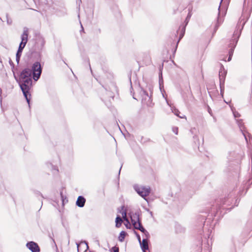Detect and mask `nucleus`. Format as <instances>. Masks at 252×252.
<instances>
[{"instance_id":"f8f14e48","label":"nucleus","mask_w":252,"mask_h":252,"mask_svg":"<svg viewBox=\"0 0 252 252\" xmlns=\"http://www.w3.org/2000/svg\"><path fill=\"white\" fill-rule=\"evenodd\" d=\"M123 222V220L122 218L120 216H117L116 219V226L117 227H119L122 224Z\"/></svg>"},{"instance_id":"473e14b6","label":"nucleus","mask_w":252,"mask_h":252,"mask_svg":"<svg viewBox=\"0 0 252 252\" xmlns=\"http://www.w3.org/2000/svg\"><path fill=\"white\" fill-rule=\"evenodd\" d=\"M76 245L77 246V248L78 249V247H79V244L78 243H76Z\"/></svg>"},{"instance_id":"a878e982","label":"nucleus","mask_w":252,"mask_h":252,"mask_svg":"<svg viewBox=\"0 0 252 252\" xmlns=\"http://www.w3.org/2000/svg\"><path fill=\"white\" fill-rule=\"evenodd\" d=\"M7 23L8 25H10L12 23V21L11 20H9L7 19Z\"/></svg>"},{"instance_id":"9b49d317","label":"nucleus","mask_w":252,"mask_h":252,"mask_svg":"<svg viewBox=\"0 0 252 252\" xmlns=\"http://www.w3.org/2000/svg\"><path fill=\"white\" fill-rule=\"evenodd\" d=\"M131 220L132 224L134 222V221H139L140 220L138 214L135 213V214L131 216Z\"/></svg>"},{"instance_id":"ddd939ff","label":"nucleus","mask_w":252,"mask_h":252,"mask_svg":"<svg viewBox=\"0 0 252 252\" xmlns=\"http://www.w3.org/2000/svg\"><path fill=\"white\" fill-rule=\"evenodd\" d=\"M126 232L124 231H122L120 232V235L119 236V240L120 241V242H123L124 239H125V238L126 236Z\"/></svg>"},{"instance_id":"39448f33","label":"nucleus","mask_w":252,"mask_h":252,"mask_svg":"<svg viewBox=\"0 0 252 252\" xmlns=\"http://www.w3.org/2000/svg\"><path fill=\"white\" fill-rule=\"evenodd\" d=\"M26 246L30 251H32V252H40V249L38 245L33 241H31L27 243Z\"/></svg>"},{"instance_id":"f704fd0d","label":"nucleus","mask_w":252,"mask_h":252,"mask_svg":"<svg viewBox=\"0 0 252 252\" xmlns=\"http://www.w3.org/2000/svg\"><path fill=\"white\" fill-rule=\"evenodd\" d=\"M146 250H144V251H143V252H146Z\"/></svg>"},{"instance_id":"5701e85b","label":"nucleus","mask_w":252,"mask_h":252,"mask_svg":"<svg viewBox=\"0 0 252 252\" xmlns=\"http://www.w3.org/2000/svg\"><path fill=\"white\" fill-rule=\"evenodd\" d=\"M172 131L175 134H178V128L177 127H173L172 128Z\"/></svg>"},{"instance_id":"412c9836","label":"nucleus","mask_w":252,"mask_h":252,"mask_svg":"<svg viewBox=\"0 0 252 252\" xmlns=\"http://www.w3.org/2000/svg\"><path fill=\"white\" fill-rule=\"evenodd\" d=\"M49 166V167H51L52 168V170H53V171H54V173L58 171V169H57L56 167L55 166H53L52 164H49L48 165Z\"/></svg>"},{"instance_id":"aec40b11","label":"nucleus","mask_w":252,"mask_h":252,"mask_svg":"<svg viewBox=\"0 0 252 252\" xmlns=\"http://www.w3.org/2000/svg\"><path fill=\"white\" fill-rule=\"evenodd\" d=\"M231 110L232 111L233 116L235 117V118L236 119L237 118H239L240 116V114L238 112L236 111L232 108L231 109Z\"/></svg>"},{"instance_id":"e433bc0d","label":"nucleus","mask_w":252,"mask_h":252,"mask_svg":"<svg viewBox=\"0 0 252 252\" xmlns=\"http://www.w3.org/2000/svg\"><path fill=\"white\" fill-rule=\"evenodd\" d=\"M159 84H161L160 80H159Z\"/></svg>"},{"instance_id":"2f4dec72","label":"nucleus","mask_w":252,"mask_h":252,"mask_svg":"<svg viewBox=\"0 0 252 252\" xmlns=\"http://www.w3.org/2000/svg\"><path fill=\"white\" fill-rule=\"evenodd\" d=\"M235 205L237 206V200H235Z\"/></svg>"},{"instance_id":"c9c22d12","label":"nucleus","mask_w":252,"mask_h":252,"mask_svg":"<svg viewBox=\"0 0 252 252\" xmlns=\"http://www.w3.org/2000/svg\"><path fill=\"white\" fill-rule=\"evenodd\" d=\"M121 168H122V167ZM120 169H121V168H120ZM120 172H121V169H120V170H119V173H120Z\"/></svg>"},{"instance_id":"cd10ccee","label":"nucleus","mask_w":252,"mask_h":252,"mask_svg":"<svg viewBox=\"0 0 252 252\" xmlns=\"http://www.w3.org/2000/svg\"><path fill=\"white\" fill-rule=\"evenodd\" d=\"M219 20L218 19V24H217L216 26V28H217L219 26V25H220V23H219Z\"/></svg>"},{"instance_id":"dca6fc26","label":"nucleus","mask_w":252,"mask_h":252,"mask_svg":"<svg viewBox=\"0 0 252 252\" xmlns=\"http://www.w3.org/2000/svg\"><path fill=\"white\" fill-rule=\"evenodd\" d=\"M138 230L143 232L145 235L146 237H148V236L149 235V232L142 226V225L141 226L140 229Z\"/></svg>"},{"instance_id":"f3484780","label":"nucleus","mask_w":252,"mask_h":252,"mask_svg":"<svg viewBox=\"0 0 252 252\" xmlns=\"http://www.w3.org/2000/svg\"><path fill=\"white\" fill-rule=\"evenodd\" d=\"M134 228L135 229H140V227H141V226L142 225L140 221H137V222H135L134 221V222L132 224Z\"/></svg>"},{"instance_id":"a211bd4d","label":"nucleus","mask_w":252,"mask_h":252,"mask_svg":"<svg viewBox=\"0 0 252 252\" xmlns=\"http://www.w3.org/2000/svg\"><path fill=\"white\" fill-rule=\"evenodd\" d=\"M141 94H142V95H144L143 96V98H142V101H143L144 99H146L147 97L149 98V99H150V97L149 96V95H148V93L145 91L142 90L141 91Z\"/></svg>"},{"instance_id":"7c9ffc66","label":"nucleus","mask_w":252,"mask_h":252,"mask_svg":"<svg viewBox=\"0 0 252 252\" xmlns=\"http://www.w3.org/2000/svg\"><path fill=\"white\" fill-rule=\"evenodd\" d=\"M146 211H147L148 212H149L150 210L149 209H146Z\"/></svg>"},{"instance_id":"9d476101","label":"nucleus","mask_w":252,"mask_h":252,"mask_svg":"<svg viewBox=\"0 0 252 252\" xmlns=\"http://www.w3.org/2000/svg\"><path fill=\"white\" fill-rule=\"evenodd\" d=\"M140 244L143 251H144V250L148 249V241L147 239H143L142 242Z\"/></svg>"},{"instance_id":"6ab92c4d","label":"nucleus","mask_w":252,"mask_h":252,"mask_svg":"<svg viewBox=\"0 0 252 252\" xmlns=\"http://www.w3.org/2000/svg\"><path fill=\"white\" fill-rule=\"evenodd\" d=\"M185 26H184L183 27L182 29V30H181V32L180 34V36H179V40H178V42H179V41L183 38V37L184 36V34H185Z\"/></svg>"},{"instance_id":"7ed1b4c3","label":"nucleus","mask_w":252,"mask_h":252,"mask_svg":"<svg viewBox=\"0 0 252 252\" xmlns=\"http://www.w3.org/2000/svg\"><path fill=\"white\" fill-rule=\"evenodd\" d=\"M240 35V32H237L233 35L234 39H233V40L230 41L229 44V47L230 49L229 51V57L227 59L228 62H229L231 60V57L233 54L234 49L236 46Z\"/></svg>"},{"instance_id":"393cba45","label":"nucleus","mask_w":252,"mask_h":252,"mask_svg":"<svg viewBox=\"0 0 252 252\" xmlns=\"http://www.w3.org/2000/svg\"><path fill=\"white\" fill-rule=\"evenodd\" d=\"M137 239L138 240L139 243H140L141 242V238H140L139 235H137Z\"/></svg>"},{"instance_id":"b1692460","label":"nucleus","mask_w":252,"mask_h":252,"mask_svg":"<svg viewBox=\"0 0 252 252\" xmlns=\"http://www.w3.org/2000/svg\"><path fill=\"white\" fill-rule=\"evenodd\" d=\"M108 95H109V97H112V98H113V97H114V95H113V94L111 92H109L108 93Z\"/></svg>"},{"instance_id":"4468645a","label":"nucleus","mask_w":252,"mask_h":252,"mask_svg":"<svg viewBox=\"0 0 252 252\" xmlns=\"http://www.w3.org/2000/svg\"><path fill=\"white\" fill-rule=\"evenodd\" d=\"M124 207H122V210L120 211V213L122 214V217L124 220L127 221V219L126 218V211L124 210Z\"/></svg>"},{"instance_id":"6e6552de","label":"nucleus","mask_w":252,"mask_h":252,"mask_svg":"<svg viewBox=\"0 0 252 252\" xmlns=\"http://www.w3.org/2000/svg\"><path fill=\"white\" fill-rule=\"evenodd\" d=\"M85 202V198L82 196H79L77 198L76 204L79 207H83L84 206Z\"/></svg>"},{"instance_id":"f257e3e1","label":"nucleus","mask_w":252,"mask_h":252,"mask_svg":"<svg viewBox=\"0 0 252 252\" xmlns=\"http://www.w3.org/2000/svg\"><path fill=\"white\" fill-rule=\"evenodd\" d=\"M41 72V64L38 62H36L32 64V69L29 68H25L20 74L19 84L29 104L31 96L29 91L32 82V75L34 80L36 81L40 78Z\"/></svg>"},{"instance_id":"c756f323","label":"nucleus","mask_w":252,"mask_h":252,"mask_svg":"<svg viewBox=\"0 0 252 252\" xmlns=\"http://www.w3.org/2000/svg\"><path fill=\"white\" fill-rule=\"evenodd\" d=\"M149 213H150V215H151V217H153V212L150 211Z\"/></svg>"},{"instance_id":"423d86ee","label":"nucleus","mask_w":252,"mask_h":252,"mask_svg":"<svg viewBox=\"0 0 252 252\" xmlns=\"http://www.w3.org/2000/svg\"><path fill=\"white\" fill-rule=\"evenodd\" d=\"M29 32L27 28H25L23 33L21 35V41L20 43L26 45L28 40Z\"/></svg>"},{"instance_id":"20e7f679","label":"nucleus","mask_w":252,"mask_h":252,"mask_svg":"<svg viewBox=\"0 0 252 252\" xmlns=\"http://www.w3.org/2000/svg\"><path fill=\"white\" fill-rule=\"evenodd\" d=\"M236 121L241 131L246 139V141L248 142V138H250V134L245 129V127L242 120L236 119Z\"/></svg>"},{"instance_id":"f03ea898","label":"nucleus","mask_w":252,"mask_h":252,"mask_svg":"<svg viewBox=\"0 0 252 252\" xmlns=\"http://www.w3.org/2000/svg\"><path fill=\"white\" fill-rule=\"evenodd\" d=\"M133 188L136 192L140 196L148 201L146 197L150 193L151 189L150 187L135 185L133 186Z\"/></svg>"},{"instance_id":"72a5a7b5","label":"nucleus","mask_w":252,"mask_h":252,"mask_svg":"<svg viewBox=\"0 0 252 252\" xmlns=\"http://www.w3.org/2000/svg\"><path fill=\"white\" fill-rule=\"evenodd\" d=\"M89 66H90V69H91V72H92V69H91V65H90V64H89Z\"/></svg>"},{"instance_id":"0eeeda50","label":"nucleus","mask_w":252,"mask_h":252,"mask_svg":"<svg viewBox=\"0 0 252 252\" xmlns=\"http://www.w3.org/2000/svg\"><path fill=\"white\" fill-rule=\"evenodd\" d=\"M25 46L26 45L20 43L18 51L16 53V61L17 63H18L20 61V59L23 50L25 47Z\"/></svg>"},{"instance_id":"1a4fd4ad","label":"nucleus","mask_w":252,"mask_h":252,"mask_svg":"<svg viewBox=\"0 0 252 252\" xmlns=\"http://www.w3.org/2000/svg\"><path fill=\"white\" fill-rule=\"evenodd\" d=\"M232 199L230 197H227L221 200L220 205H230L232 203Z\"/></svg>"},{"instance_id":"4be33fe9","label":"nucleus","mask_w":252,"mask_h":252,"mask_svg":"<svg viewBox=\"0 0 252 252\" xmlns=\"http://www.w3.org/2000/svg\"><path fill=\"white\" fill-rule=\"evenodd\" d=\"M111 252H119V249L118 247H113L111 251Z\"/></svg>"},{"instance_id":"bb28decb","label":"nucleus","mask_w":252,"mask_h":252,"mask_svg":"<svg viewBox=\"0 0 252 252\" xmlns=\"http://www.w3.org/2000/svg\"><path fill=\"white\" fill-rule=\"evenodd\" d=\"M81 243H85V245H86L87 248L88 249L89 247H88V244H87V243L86 241L81 242Z\"/></svg>"},{"instance_id":"c85d7f7f","label":"nucleus","mask_w":252,"mask_h":252,"mask_svg":"<svg viewBox=\"0 0 252 252\" xmlns=\"http://www.w3.org/2000/svg\"><path fill=\"white\" fill-rule=\"evenodd\" d=\"M1 93H2V90L1 89H0V101H1Z\"/></svg>"},{"instance_id":"2eb2a0df","label":"nucleus","mask_w":252,"mask_h":252,"mask_svg":"<svg viewBox=\"0 0 252 252\" xmlns=\"http://www.w3.org/2000/svg\"><path fill=\"white\" fill-rule=\"evenodd\" d=\"M172 112H173V113L175 115H176L177 116H178V117H180V118H184V117H185V116H183V117H182V116H180L179 115V113H180L178 109H176V108L172 109Z\"/></svg>"}]
</instances>
